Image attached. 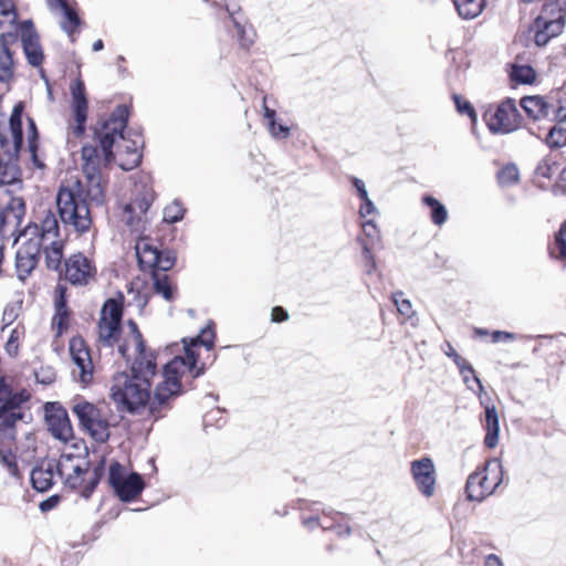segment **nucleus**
<instances>
[{
  "instance_id": "54",
  "label": "nucleus",
  "mask_w": 566,
  "mask_h": 566,
  "mask_svg": "<svg viewBox=\"0 0 566 566\" xmlns=\"http://www.w3.org/2000/svg\"><path fill=\"white\" fill-rule=\"evenodd\" d=\"M303 524L308 528H314L315 526H321L323 530L333 528L332 525H328L324 522H321L318 517H308L303 520Z\"/></svg>"
},
{
  "instance_id": "37",
  "label": "nucleus",
  "mask_w": 566,
  "mask_h": 566,
  "mask_svg": "<svg viewBox=\"0 0 566 566\" xmlns=\"http://www.w3.org/2000/svg\"><path fill=\"white\" fill-rule=\"evenodd\" d=\"M18 14L12 0H0V29L15 23Z\"/></svg>"
},
{
  "instance_id": "18",
  "label": "nucleus",
  "mask_w": 566,
  "mask_h": 566,
  "mask_svg": "<svg viewBox=\"0 0 566 566\" xmlns=\"http://www.w3.org/2000/svg\"><path fill=\"white\" fill-rule=\"evenodd\" d=\"M19 31L28 62L33 66H39L43 61V51L32 22L23 21Z\"/></svg>"
},
{
  "instance_id": "32",
  "label": "nucleus",
  "mask_w": 566,
  "mask_h": 566,
  "mask_svg": "<svg viewBox=\"0 0 566 566\" xmlns=\"http://www.w3.org/2000/svg\"><path fill=\"white\" fill-rule=\"evenodd\" d=\"M458 14L465 20L479 17L484 7L485 0H452Z\"/></svg>"
},
{
  "instance_id": "55",
  "label": "nucleus",
  "mask_w": 566,
  "mask_h": 566,
  "mask_svg": "<svg viewBox=\"0 0 566 566\" xmlns=\"http://www.w3.org/2000/svg\"><path fill=\"white\" fill-rule=\"evenodd\" d=\"M271 316L275 323L284 322L289 318L287 312L281 306L273 307Z\"/></svg>"
},
{
  "instance_id": "10",
  "label": "nucleus",
  "mask_w": 566,
  "mask_h": 566,
  "mask_svg": "<svg viewBox=\"0 0 566 566\" xmlns=\"http://www.w3.org/2000/svg\"><path fill=\"white\" fill-rule=\"evenodd\" d=\"M122 314V304L118 301L109 298L105 302L98 322V340L103 345L112 347L117 342Z\"/></svg>"
},
{
  "instance_id": "19",
  "label": "nucleus",
  "mask_w": 566,
  "mask_h": 566,
  "mask_svg": "<svg viewBox=\"0 0 566 566\" xmlns=\"http://www.w3.org/2000/svg\"><path fill=\"white\" fill-rule=\"evenodd\" d=\"M41 248L29 239L17 252L15 269L18 277L24 281L36 268Z\"/></svg>"
},
{
  "instance_id": "43",
  "label": "nucleus",
  "mask_w": 566,
  "mask_h": 566,
  "mask_svg": "<svg viewBox=\"0 0 566 566\" xmlns=\"http://www.w3.org/2000/svg\"><path fill=\"white\" fill-rule=\"evenodd\" d=\"M403 295L402 292H396L392 294V302L395 303L397 311L400 315L406 318H410L415 312L412 310V304L408 298H401Z\"/></svg>"
},
{
  "instance_id": "28",
  "label": "nucleus",
  "mask_w": 566,
  "mask_h": 566,
  "mask_svg": "<svg viewBox=\"0 0 566 566\" xmlns=\"http://www.w3.org/2000/svg\"><path fill=\"white\" fill-rule=\"evenodd\" d=\"M521 106L525 113L534 118L546 117L551 114L552 106L539 96H525L521 99Z\"/></svg>"
},
{
  "instance_id": "1",
  "label": "nucleus",
  "mask_w": 566,
  "mask_h": 566,
  "mask_svg": "<svg viewBox=\"0 0 566 566\" xmlns=\"http://www.w3.org/2000/svg\"><path fill=\"white\" fill-rule=\"evenodd\" d=\"M214 334L210 328H203L201 335L192 338L190 343L182 339L185 356H176L164 367L161 380L156 385L150 396L151 378L156 375L157 364L151 360L133 361L130 374L118 373L113 378L111 387L112 398L122 403L130 412L148 405L150 415L155 419L163 418L171 409V402L182 394V375L189 370L197 378L203 374V367L197 368L198 354L193 349L198 344L210 349L213 345Z\"/></svg>"
},
{
  "instance_id": "7",
  "label": "nucleus",
  "mask_w": 566,
  "mask_h": 566,
  "mask_svg": "<svg viewBox=\"0 0 566 566\" xmlns=\"http://www.w3.org/2000/svg\"><path fill=\"white\" fill-rule=\"evenodd\" d=\"M566 11L556 2H548L543 7L542 13L531 25L534 42L537 46H544L552 38L563 32Z\"/></svg>"
},
{
  "instance_id": "12",
  "label": "nucleus",
  "mask_w": 566,
  "mask_h": 566,
  "mask_svg": "<svg viewBox=\"0 0 566 566\" xmlns=\"http://www.w3.org/2000/svg\"><path fill=\"white\" fill-rule=\"evenodd\" d=\"M96 272L94 262L81 252L72 254L64 262V279L72 285H88Z\"/></svg>"
},
{
  "instance_id": "20",
  "label": "nucleus",
  "mask_w": 566,
  "mask_h": 566,
  "mask_svg": "<svg viewBox=\"0 0 566 566\" xmlns=\"http://www.w3.org/2000/svg\"><path fill=\"white\" fill-rule=\"evenodd\" d=\"M27 233L33 235L30 239H33L34 243H39L40 248L41 243L61 240L59 221L55 214L51 211L45 213L39 224L34 223L33 227H29Z\"/></svg>"
},
{
  "instance_id": "6",
  "label": "nucleus",
  "mask_w": 566,
  "mask_h": 566,
  "mask_svg": "<svg viewBox=\"0 0 566 566\" xmlns=\"http://www.w3.org/2000/svg\"><path fill=\"white\" fill-rule=\"evenodd\" d=\"M503 481V467L499 459L485 462L483 468L472 472L465 483L467 497L470 501L482 502L494 493Z\"/></svg>"
},
{
  "instance_id": "29",
  "label": "nucleus",
  "mask_w": 566,
  "mask_h": 566,
  "mask_svg": "<svg viewBox=\"0 0 566 566\" xmlns=\"http://www.w3.org/2000/svg\"><path fill=\"white\" fill-rule=\"evenodd\" d=\"M556 113V116L559 118V124L552 127L546 136V144L551 148L552 153L557 150L566 145V130L563 128L562 124L566 118V115H562L563 107L559 106L557 109L553 111Z\"/></svg>"
},
{
  "instance_id": "8",
  "label": "nucleus",
  "mask_w": 566,
  "mask_h": 566,
  "mask_svg": "<svg viewBox=\"0 0 566 566\" xmlns=\"http://www.w3.org/2000/svg\"><path fill=\"white\" fill-rule=\"evenodd\" d=\"M70 448L78 453L69 452L65 449L60 457L56 469L65 484L71 489H76L82 484L83 474L88 469V461L82 457V452L86 454L87 448L83 440H75Z\"/></svg>"
},
{
  "instance_id": "52",
  "label": "nucleus",
  "mask_w": 566,
  "mask_h": 566,
  "mask_svg": "<svg viewBox=\"0 0 566 566\" xmlns=\"http://www.w3.org/2000/svg\"><path fill=\"white\" fill-rule=\"evenodd\" d=\"M18 317L17 307L14 305H8L6 306L3 314H2V322L4 324L3 328L6 326L11 325Z\"/></svg>"
},
{
  "instance_id": "39",
  "label": "nucleus",
  "mask_w": 566,
  "mask_h": 566,
  "mask_svg": "<svg viewBox=\"0 0 566 566\" xmlns=\"http://www.w3.org/2000/svg\"><path fill=\"white\" fill-rule=\"evenodd\" d=\"M186 209L179 201H174L168 205L163 212V219L167 223H176L182 220Z\"/></svg>"
},
{
  "instance_id": "53",
  "label": "nucleus",
  "mask_w": 566,
  "mask_h": 566,
  "mask_svg": "<svg viewBox=\"0 0 566 566\" xmlns=\"http://www.w3.org/2000/svg\"><path fill=\"white\" fill-rule=\"evenodd\" d=\"M237 33L239 35L240 43L243 48H249L253 43V39L247 35V31L243 25L235 22Z\"/></svg>"
},
{
  "instance_id": "38",
  "label": "nucleus",
  "mask_w": 566,
  "mask_h": 566,
  "mask_svg": "<svg viewBox=\"0 0 566 566\" xmlns=\"http://www.w3.org/2000/svg\"><path fill=\"white\" fill-rule=\"evenodd\" d=\"M511 77L517 83L531 84L535 80V72L530 65H514Z\"/></svg>"
},
{
  "instance_id": "14",
  "label": "nucleus",
  "mask_w": 566,
  "mask_h": 566,
  "mask_svg": "<svg viewBox=\"0 0 566 566\" xmlns=\"http://www.w3.org/2000/svg\"><path fill=\"white\" fill-rule=\"evenodd\" d=\"M410 473L418 491L427 499L436 493L437 472L431 458L423 457L410 463Z\"/></svg>"
},
{
  "instance_id": "40",
  "label": "nucleus",
  "mask_w": 566,
  "mask_h": 566,
  "mask_svg": "<svg viewBox=\"0 0 566 566\" xmlns=\"http://www.w3.org/2000/svg\"><path fill=\"white\" fill-rule=\"evenodd\" d=\"M23 335L24 328L21 326H17L11 331L9 338L4 344V350L9 356L15 357L18 355L19 342L23 337Z\"/></svg>"
},
{
  "instance_id": "58",
  "label": "nucleus",
  "mask_w": 566,
  "mask_h": 566,
  "mask_svg": "<svg viewBox=\"0 0 566 566\" xmlns=\"http://www.w3.org/2000/svg\"><path fill=\"white\" fill-rule=\"evenodd\" d=\"M129 332L127 334H134V343L136 346H140V332L137 327V324L134 321H128L127 323Z\"/></svg>"
},
{
  "instance_id": "21",
  "label": "nucleus",
  "mask_w": 566,
  "mask_h": 566,
  "mask_svg": "<svg viewBox=\"0 0 566 566\" xmlns=\"http://www.w3.org/2000/svg\"><path fill=\"white\" fill-rule=\"evenodd\" d=\"M25 216V201L22 197H11L0 211V232L17 229Z\"/></svg>"
},
{
  "instance_id": "62",
  "label": "nucleus",
  "mask_w": 566,
  "mask_h": 566,
  "mask_svg": "<svg viewBox=\"0 0 566 566\" xmlns=\"http://www.w3.org/2000/svg\"><path fill=\"white\" fill-rule=\"evenodd\" d=\"M266 101H268V97L264 96L263 97V115H264V118L268 119V124L271 123V122H275V111L270 108L268 105H266Z\"/></svg>"
},
{
  "instance_id": "56",
  "label": "nucleus",
  "mask_w": 566,
  "mask_h": 566,
  "mask_svg": "<svg viewBox=\"0 0 566 566\" xmlns=\"http://www.w3.org/2000/svg\"><path fill=\"white\" fill-rule=\"evenodd\" d=\"M513 339H515V335L510 332L494 331L492 333V340L494 343H497L500 340H513Z\"/></svg>"
},
{
  "instance_id": "25",
  "label": "nucleus",
  "mask_w": 566,
  "mask_h": 566,
  "mask_svg": "<svg viewBox=\"0 0 566 566\" xmlns=\"http://www.w3.org/2000/svg\"><path fill=\"white\" fill-rule=\"evenodd\" d=\"M54 468L53 463H46L36 467L31 472V482L33 488L39 492H46L53 484L54 478Z\"/></svg>"
},
{
  "instance_id": "63",
  "label": "nucleus",
  "mask_w": 566,
  "mask_h": 566,
  "mask_svg": "<svg viewBox=\"0 0 566 566\" xmlns=\"http://www.w3.org/2000/svg\"><path fill=\"white\" fill-rule=\"evenodd\" d=\"M484 566H504L502 559L495 554H489L485 557Z\"/></svg>"
},
{
  "instance_id": "46",
  "label": "nucleus",
  "mask_w": 566,
  "mask_h": 566,
  "mask_svg": "<svg viewBox=\"0 0 566 566\" xmlns=\"http://www.w3.org/2000/svg\"><path fill=\"white\" fill-rule=\"evenodd\" d=\"M364 235L366 237V241L370 243H376L380 241V232L377 226L373 221H366L361 226Z\"/></svg>"
},
{
  "instance_id": "41",
  "label": "nucleus",
  "mask_w": 566,
  "mask_h": 566,
  "mask_svg": "<svg viewBox=\"0 0 566 566\" xmlns=\"http://www.w3.org/2000/svg\"><path fill=\"white\" fill-rule=\"evenodd\" d=\"M63 14L64 21L61 23V27L66 33L72 34L81 23L80 18L69 6L63 10Z\"/></svg>"
},
{
  "instance_id": "45",
  "label": "nucleus",
  "mask_w": 566,
  "mask_h": 566,
  "mask_svg": "<svg viewBox=\"0 0 566 566\" xmlns=\"http://www.w3.org/2000/svg\"><path fill=\"white\" fill-rule=\"evenodd\" d=\"M454 364L459 368L461 376H464V373L472 374L473 382L478 385L480 392H483V385L480 378L474 375L473 367L470 364H468L467 360L462 358L459 354H454Z\"/></svg>"
},
{
  "instance_id": "60",
  "label": "nucleus",
  "mask_w": 566,
  "mask_h": 566,
  "mask_svg": "<svg viewBox=\"0 0 566 566\" xmlns=\"http://www.w3.org/2000/svg\"><path fill=\"white\" fill-rule=\"evenodd\" d=\"M158 250L155 245L150 244L147 240H140L136 244V255L142 254V252H150Z\"/></svg>"
},
{
  "instance_id": "34",
  "label": "nucleus",
  "mask_w": 566,
  "mask_h": 566,
  "mask_svg": "<svg viewBox=\"0 0 566 566\" xmlns=\"http://www.w3.org/2000/svg\"><path fill=\"white\" fill-rule=\"evenodd\" d=\"M566 221H564L555 235L553 244L548 245L549 255L553 259L563 260L566 256Z\"/></svg>"
},
{
  "instance_id": "48",
  "label": "nucleus",
  "mask_w": 566,
  "mask_h": 566,
  "mask_svg": "<svg viewBox=\"0 0 566 566\" xmlns=\"http://www.w3.org/2000/svg\"><path fill=\"white\" fill-rule=\"evenodd\" d=\"M175 263V258L170 254V252L163 253L161 251L158 254V263L154 265V272H166L172 268Z\"/></svg>"
},
{
  "instance_id": "50",
  "label": "nucleus",
  "mask_w": 566,
  "mask_h": 566,
  "mask_svg": "<svg viewBox=\"0 0 566 566\" xmlns=\"http://www.w3.org/2000/svg\"><path fill=\"white\" fill-rule=\"evenodd\" d=\"M55 307L56 315L54 317V323H56L59 332H61L66 317L65 301L63 298V295H61L60 298L55 302Z\"/></svg>"
},
{
  "instance_id": "26",
  "label": "nucleus",
  "mask_w": 566,
  "mask_h": 566,
  "mask_svg": "<svg viewBox=\"0 0 566 566\" xmlns=\"http://www.w3.org/2000/svg\"><path fill=\"white\" fill-rule=\"evenodd\" d=\"M24 415L21 410V407H4L3 410L0 411V431H2L7 437L13 439V429L17 422L21 421Z\"/></svg>"
},
{
  "instance_id": "9",
  "label": "nucleus",
  "mask_w": 566,
  "mask_h": 566,
  "mask_svg": "<svg viewBox=\"0 0 566 566\" xmlns=\"http://www.w3.org/2000/svg\"><path fill=\"white\" fill-rule=\"evenodd\" d=\"M108 483L115 494L124 502H130L137 497L145 488L140 474L128 473L118 462H114L109 467Z\"/></svg>"
},
{
  "instance_id": "11",
  "label": "nucleus",
  "mask_w": 566,
  "mask_h": 566,
  "mask_svg": "<svg viewBox=\"0 0 566 566\" xmlns=\"http://www.w3.org/2000/svg\"><path fill=\"white\" fill-rule=\"evenodd\" d=\"M489 129L495 134H509L520 126V113L515 101L507 98L494 112L485 114Z\"/></svg>"
},
{
  "instance_id": "23",
  "label": "nucleus",
  "mask_w": 566,
  "mask_h": 566,
  "mask_svg": "<svg viewBox=\"0 0 566 566\" xmlns=\"http://www.w3.org/2000/svg\"><path fill=\"white\" fill-rule=\"evenodd\" d=\"M30 397V392L25 389L13 391L6 378L0 377V411L8 406L22 407Z\"/></svg>"
},
{
  "instance_id": "33",
  "label": "nucleus",
  "mask_w": 566,
  "mask_h": 566,
  "mask_svg": "<svg viewBox=\"0 0 566 566\" xmlns=\"http://www.w3.org/2000/svg\"><path fill=\"white\" fill-rule=\"evenodd\" d=\"M422 202L430 208V218L436 226H442L448 219L447 208L431 196H424Z\"/></svg>"
},
{
  "instance_id": "15",
  "label": "nucleus",
  "mask_w": 566,
  "mask_h": 566,
  "mask_svg": "<svg viewBox=\"0 0 566 566\" xmlns=\"http://www.w3.org/2000/svg\"><path fill=\"white\" fill-rule=\"evenodd\" d=\"M45 421L48 430L57 440L67 443L74 440L73 428L66 410L56 403H46Z\"/></svg>"
},
{
  "instance_id": "35",
  "label": "nucleus",
  "mask_w": 566,
  "mask_h": 566,
  "mask_svg": "<svg viewBox=\"0 0 566 566\" xmlns=\"http://www.w3.org/2000/svg\"><path fill=\"white\" fill-rule=\"evenodd\" d=\"M153 282L154 290L157 294H160L166 301H171L174 298L172 286L165 273L154 272Z\"/></svg>"
},
{
  "instance_id": "36",
  "label": "nucleus",
  "mask_w": 566,
  "mask_h": 566,
  "mask_svg": "<svg viewBox=\"0 0 566 566\" xmlns=\"http://www.w3.org/2000/svg\"><path fill=\"white\" fill-rule=\"evenodd\" d=\"M28 122H29V125H28V149H29V153L31 155V159H32L33 164L38 168H43L44 165H43L42 161L39 160L38 155H36V150H38V144H36L38 130H36V126H35V123H34V120L32 118H28Z\"/></svg>"
},
{
  "instance_id": "5",
  "label": "nucleus",
  "mask_w": 566,
  "mask_h": 566,
  "mask_svg": "<svg viewBox=\"0 0 566 566\" xmlns=\"http://www.w3.org/2000/svg\"><path fill=\"white\" fill-rule=\"evenodd\" d=\"M71 410L76 416L81 428L94 441L105 443L109 439L111 424L104 408L88 402L82 397H76L71 402Z\"/></svg>"
},
{
  "instance_id": "31",
  "label": "nucleus",
  "mask_w": 566,
  "mask_h": 566,
  "mask_svg": "<svg viewBox=\"0 0 566 566\" xmlns=\"http://www.w3.org/2000/svg\"><path fill=\"white\" fill-rule=\"evenodd\" d=\"M12 52L4 41L3 34L0 35V82L7 83L13 76Z\"/></svg>"
},
{
  "instance_id": "22",
  "label": "nucleus",
  "mask_w": 566,
  "mask_h": 566,
  "mask_svg": "<svg viewBox=\"0 0 566 566\" xmlns=\"http://www.w3.org/2000/svg\"><path fill=\"white\" fill-rule=\"evenodd\" d=\"M134 334H127L122 344L118 345L119 354L127 360L134 358L133 361L151 360L156 363L155 354L146 348L143 336L140 335V346L134 343Z\"/></svg>"
},
{
  "instance_id": "61",
  "label": "nucleus",
  "mask_w": 566,
  "mask_h": 566,
  "mask_svg": "<svg viewBox=\"0 0 566 566\" xmlns=\"http://www.w3.org/2000/svg\"><path fill=\"white\" fill-rule=\"evenodd\" d=\"M57 502H59L57 496H51L40 503V510L42 512H48V511L52 510L53 507H55Z\"/></svg>"
},
{
  "instance_id": "42",
  "label": "nucleus",
  "mask_w": 566,
  "mask_h": 566,
  "mask_svg": "<svg viewBox=\"0 0 566 566\" xmlns=\"http://www.w3.org/2000/svg\"><path fill=\"white\" fill-rule=\"evenodd\" d=\"M0 462L11 475L18 474L17 457L9 448L0 447Z\"/></svg>"
},
{
  "instance_id": "51",
  "label": "nucleus",
  "mask_w": 566,
  "mask_h": 566,
  "mask_svg": "<svg viewBox=\"0 0 566 566\" xmlns=\"http://www.w3.org/2000/svg\"><path fill=\"white\" fill-rule=\"evenodd\" d=\"M453 99L460 114H468L472 119H475V112L468 101L463 99L460 95H453Z\"/></svg>"
},
{
  "instance_id": "27",
  "label": "nucleus",
  "mask_w": 566,
  "mask_h": 566,
  "mask_svg": "<svg viewBox=\"0 0 566 566\" xmlns=\"http://www.w3.org/2000/svg\"><path fill=\"white\" fill-rule=\"evenodd\" d=\"M564 157L562 154L551 153L536 168V175L544 178H552L555 174L562 176L566 167H562Z\"/></svg>"
},
{
  "instance_id": "3",
  "label": "nucleus",
  "mask_w": 566,
  "mask_h": 566,
  "mask_svg": "<svg viewBox=\"0 0 566 566\" xmlns=\"http://www.w3.org/2000/svg\"><path fill=\"white\" fill-rule=\"evenodd\" d=\"M128 109L125 105L117 106L111 116L95 128L103 151L105 165L117 163L123 170H132L142 161V136L137 133H125Z\"/></svg>"
},
{
  "instance_id": "57",
  "label": "nucleus",
  "mask_w": 566,
  "mask_h": 566,
  "mask_svg": "<svg viewBox=\"0 0 566 566\" xmlns=\"http://www.w3.org/2000/svg\"><path fill=\"white\" fill-rule=\"evenodd\" d=\"M359 244L361 245V249H363V258H364V261L366 260H371L374 259V254L371 253V248L370 245L373 243L366 241L365 239H361V238H358L357 239Z\"/></svg>"
},
{
  "instance_id": "59",
  "label": "nucleus",
  "mask_w": 566,
  "mask_h": 566,
  "mask_svg": "<svg viewBox=\"0 0 566 566\" xmlns=\"http://www.w3.org/2000/svg\"><path fill=\"white\" fill-rule=\"evenodd\" d=\"M376 211V207L371 200L363 201V205L359 209L360 217L365 218L368 214H371Z\"/></svg>"
},
{
  "instance_id": "4",
  "label": "nucleus",
  "mask_w": 566,
  "mask_h": 566,
  "mask_svg": "<svg viewBox=\"0 0 566 566\" xmlns=\"http://www.w3.org/2000/svg\"><path fill=\"white\" fill-rule=\"evenodd\" d=\"M23 104L18 103L9 118L8 134L0 132V188L6 186L22 188V172L18 164V155L23 143Z\"/></svg>"
},
{
  "instance_id": "44",
  "label": "nucleus",
  "mask_w": 566,
  "mask_h": 566,
  "mask_svg": "<svg viewBox=\"0 0 566 566\" xmlns=\"http://www.w3.org/2000/svg\"><path fill=\"white\" fill-rule=\"evenodd\" d=\"M499 182L503 186H510L517 181L518 179V169L515 165L505 166L497 174Z\"/></svg>"
},
{
  "instance_id": "2",
  "label": "nucleus",
  "mask_w": 566,
  "mask_h": 566,
  "mask_svg": "<svg viewBox=\"0 0 566 566\" xmlns=\"http://www.w3.org/2000/svg\"><path fill=\"white\" fill-rule=\"evenodd\" d=\"M85 180L70 179L62 184L56 195L61 221L82 234L90 231L93 220L90 206H102L105 201L104 181L99 172L101 156L97 147L82 148Z\"/></svg>"
},
{
  "instance_id": "47",
  "label": "nucleus",
  "mask_w": 566,
  "mask_h": 566,
  "mask_svg": "<svg viewBox=\"0 0 566 566\" xmlns=\"http://www.w3.org/2000/svg\"><path fill=\"white\" fill-rule=\"evenodd\" d=\"M159 250L155 251H148V252H142V254H138V261L143 269H153L156 263H158V254Z\"/></svg>"
},
{
  "instance_id": "24",
  "label": "nucleus",
  "mask_w": 566,
  "mask_h": 566,
  "mask_svg": "<svg viewBox=\"0 0 566 566\" xmlns=\"http://www.w3.org/2000/svg\"><path fill=\"white\" fill-rule=\"evenodd\" d=\"M483 428L486 431L484 444L490 449L495 448L499 443L500 434V421L495 406H485V419Z\"/></svg>"
},
{
  "instance_id": "49",
  "label": "nucleus",
  "mask_w": 566,
  "mask_h": 566,
  "mask_svg": "<svg viewBox=\"0 0 566 566\" xmlns=\"http://www.w3.org/2000/svg\"><path fill=\"white\" fill-rule=\"evenodd\" d=\"M269 133L273 138L284 139L290 135V128L282 124H276L275 122H271L268 124Z\"/></svg>"
},
{
  "instance_id": "13",
  "label": "nucleus",
  "mask_w": 566,
  "mask_h": 566,
  "mask_svg": "<svg viewBox=\"0 0 566 566\" xmlns=\"http://www.w3.org/2000/svg\"><path fill=\"white\" fill-rule=\"evenodd\" d=\"M70 355L74 363L72 369L73 378L83 386L88 385L93 379V363L88 348L82 338L75 337L71 339Z\"/></svg>"
},
{
  "instance_id": "30",
  "label": "nucleus",
  "mask_w": 566,
  "mask_h": 566,
  "mask_svg": "<svg viewBox=\"0 0 566 566\" xmlns=\"http://www.w3.org/2000/svg\"><path fill=\"white\" fill-rule=\"evenodd\" d=\"M45 254L46 266L51 270H59L63 259L64 242L63 240L41 243V251Z\"/></svg>"
},
{
  "instance_id": "17",
  "label": "nucleus",
  "mask_w": 566,
  "mask_h": 566,
  "mask_svg": "<svg viewBox=\"0 0 566 566\" xmlns=\"http://www.w3.org/2000/svg\"><path fill=\"white\" fill-rule=\"evenodd\" d=\"M70 92L72 96V111L74 120L76 123L73 126V134L80 137L85 132V123L87 119V98L85 93V86L83 81L77 77L71 82Z\"/></svg>"
},
{
  "instance_id": "64",
  "label": "nucleus",
  "mask_w": 566,
  "mask_h": 566,
  "mask_svg": "<svg viewBox=\"0 0 566 566\" xmlns=\"http://www.w3.org/2000/svg\"><path fill=\"white\" fill-rule=\"evenodd\" d=\"M36 379L42 384H51L54 380V375L51 371H44L36 374Z\"/></svg>"
},
{
  "instance_id": "16",
  "label": "nucleus",
  "mask_w": 566,
  "mask_h": 566,
  "mask_svg": "<svg viewBox=\"0 0 566 566\" xmlns=\"http://www.w3.org/2000/svg\"><path fill=\"white\" fill-rule=\"evenodd\" d=\"M154 199L155 193L150 187L143 185L137 188L135 198L125 207L124 214L126 223L137 229L143 218H146Z\"/></svg>"
}]
</instances>
